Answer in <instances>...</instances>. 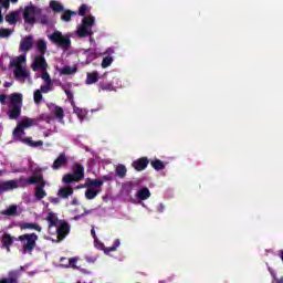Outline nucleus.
Listing matches in <instances>:
<instances>
[{
    "mask_svg": "<svg viewBox=\"0 0 283 283\" xmlns=\"http://www.w3.org/2000/svg\"><path fill=\"white\" fill-rule=\"evenodd\" d=\"M0 23H3V13H1V7H0Z\"/></svg>",
    "mask_w": 283,
    "mask_h": 283,
    "instance_id": "052dcab7",
    "label": "nucleus"
},
{
    "mask_svg": "<svg viewBox=\"0 0 283 283\" xmlns=\"http://www.w3.org/2000/svg\"><path fill=\"white\" fill-rule=\"evenodd\" d=\"M22 17L24 22L29 23V25H34L36 23V7H25L24 11L22 12Z\"/></svg>",
    "mask_w": 283,
    "mask_h": 283,
    "instance_id": "0eeeda50",
    "label": "nucleus"
},
{
    "mask_svg": "<svg viewBox=\"0 0 283 283\" xmlns=\"http://www.w3.org/2000/svg\"><path fill=\"white\" fill-rule=\"evenodd\" d=\"M27 61V57H25V54L23 55H19L15 60L12 61L11 65L13 67H22V63H25Z\"/></svg>",
    "mask_w": 283,
    "mask_h": 283,
    "instance_id": "72a5a7b5",
    "label": "nucleus"
},
{
    "mask_svg": "<svg viewBox=\"0 0 283 283\" xmlns=\"http://www.w3.org/2000/svg\"><path fill=\"white\" fill-rule=\"evenodd\" d=\"M63 260H65V258H62V259H61V262H63Z\"/></svg>",
    "mask_w": 283,
    "mask_h": 283,
    "instance_id": "774afa93",
    "label": "nucleus"
},
{
    "mask_svg": "<svg viewBox=\"0 0 283 283\" xmlns=\"http://www.w3.org/2000/svg\"><path fill=\"white\" fill-rule=\"evenodd\" d=\"M140 187V181L135 180V181H128L124 185V190L127 193V196H132V191L134 189H138Z\"/></svg>",
    "mask_w": 283,
    "mask_h": 283,
    "instance_id": "f3484780",
    "label": "nucleus"
},
{
    "mask_svg": "<svg viewBox=\"0 0 283 283\" xmlns=\"http://www.w3.org/2000/svg\"><path fill=\"white\" fill-rule=\"evenodd\" d=\"M84 187H90V188L103 187V180L86 178Z\"/></svg>",
    "mask_w": 283,
    "mask_h": 283,
    "instance_id": "bb28decb",
    "label": "nucleus"
},
{
    "mask_svg": "<svg viewBox=\"0 0 283 283\" xmlns=\"http://www.w3.org/2000/svg\"><path fill=\"white\" fill-rule=\"evenodd\" d=\"M112 63H114V57L112 56H106L103 59L102 61V67H109V65H112Z\"/></svg>",
    "mask_w": 283,
    "mask_h": 283,
    "instance_id": "79ce46f5",
    "label": "nucleus"
},
{
    "mask_svg": "<svg viewBox=\"0 0 283 283\" xmlns=\"http://www.w3.org/2000/svg\"><path fill=\"white\" fill-rule=\"evenodd\" d=\"M10 189H19V184L15 180H8L0 184V191H10Z\"/></svg>",
    "mask_w": 283,
    "mask_h": 283,
    "instance_id": "dca6fc26",
    "label": "nucleus"
},
{
    "mask_svg": "<svg viewBox=\"0 0 283 283\" xmlns=\"http://www.w3.org/2000/svg\"><path fill=\"white\" fill-rule=\"evenodd\" d=\"M91 235L96 240V230H94V228L91 230Z\"/></svg>",
    "mask_w": 283,
    "mask_h": 283,
    "instance_id": "4d7b16f0",
    "label": "nucleus"
},
{
    "mask_svg": "<svg viewBox=\"0 0 283 283\" xmlns=\"http://www.w3.org/2000/svg\"><path fill=\"white\" fill-rule=\"evenodd\" d=\"M11 107L8 111L10 120H17L21 116V107H23V95L21 93H13L10 97Z\"/></svg>",
    "mask_w": 283,
    "mask_h": 283,
    "instance_id": "f03ea898",
    "label": "nucleus"
},
{
    "mask_svg": "<svg viewBox=\"0 0 283 283\" xmlns=\"http://www.w3.org/2000/svg\"><path fill=\"white\" fill-rule=\"evenodd\" d=\"M41 78L44 81V83H52V77H50V73L48 71H42Z\"/></svg>",
    "mask_w": 283,
    "mask_h": 283,
    "instance_id": "a18cd8bd",
    "label": "nucleus"
},
{
    "mask_svg": "<svg viewBox=\"0 0 283 283\" xmlns=\"http://www.w3.org/2000/svg\"><path fill=\"white\" fill-rule=\"evenodd\" d=\"M76 262H77V260L74 259V258L69 259V265L70 266H74V264H76Z\"/></svg>",
    "mask_w": 283,
    "mask_h": 283,
    "instance_id": "6e6d98bb",
    "label": "nucleus"
},
{
    "mask_svg": "<svg viewBox=\"0 0 283 283\" xmlns=\"http://www.w3.org/2000/svg\"><path fill=\"white\" fill-rule=\"evenodd\" d=\"M32 70L33 72H45L48 70V61H45V56L43 55H38L35 56L33 64H32Z\"/></svg>",
    "mask_w": 283,
    "mask_h": 283,
    "instance_id": "1a4fd4ad",
    "label": "nucleus"
},
{
    "mask_svg": "<svg viewBox=\"0 0 283 283\" xmlns=\"http://www.w3.org/2000/svg\"><path fill=\"white\" fill-rule=\"evenodd\" d=\"M44 136H45V138H48V136H50V134H48V133H44Z\"/></svg>",
    "mask_w": 283,
    "mask_h": 283,
    "instance_id": "338daca9",
    "label": "nucleus"
},
{
    "mask_svg": "<svg viewBox=\"0 0 283 283\" xmlns=\"http://www.w3.org/2000/svg\"><path fill=\"white\" fill-rule=\"evenodd\" d=\"M18 125H20V127H23L24 129H28V127L36 126L38 125V120H36V118L25 117L22 120H20L18 123Z\"/></svg>",
    "mask_w": 283,
    "mask_h": 283,
    "instance_id": "6ab92c4d",
    "label": "nucleus"
},
{
    "mask_svg": "<svg viewBox=\"0 0 283 283\" xmlns=\"http://www.w3.org/2000/svg\"><path fill=\"white\" fill-rule=\"evenodd\" d=\"M115 174L118 178H125V176H127V167L123 164L117 165Z\"/></svg>",
    "mask_w": 283,
    "mask_h": 283,
    "instance_id": "2f4dec72",
    "label": "nucleus"
},
{
    "mask_svg": "<svg viewBox=\"0 0 283 283\" xmlns=\"http://www.w3.org/2000/svg\"><path fill=\"white\" fill-rule=\"evenodd\" d=\"M33 101L35 105H41V102L43 101V93L40 90H36L33 94Z\"/></svg>",
    "mask_w": 283,
    "mask_h": 283,
    "instance_id": "e433bc0d",
    "label": "nucleus"
},
{
    "mask_svg": "<svg viewBox=\"0 0 283 283\" xmlns=\"http://www.w3.org/2000/svg\"><path fill=\"white\" fill-rule=\"evenodd\" d=\"M91 43H94V38H90Z\"/></svg>",
    "mask_w": 283,
    "mask_h": 283,
    "instance_id": "69168bd1",
    "label": "nucleus"
},
{
    "mask_svg": "<svg viewBox=\"0 0 283 283\" xmlns=\"http://www.w3.org/2000/svg\"><path fill=\"white\" fill-rule=\"evenodd\" d=\"M86 85H94V83H98V72H92L86 74Z\"/></svg>",
    "mask_w": 283,
    "mask_h": 283,
    "instance_id": "b1692460",
    "label": "nucleus"
},
{
    "mask_svg": "<svg viewBox=\"0 0 283 283\" xmlns=\"http://www.w3.org/2000/svg\"><path fill=\"white\" fill-rule=\"evenodd\" d=\"M150 165H151L153 169H155V171H163V169H165V163H163V160H160V159L151 160Z\"/></svg>",
    "mask_w": 283,
    "mask_h": 283,
    "instance_id": "7c9ffc66",
    "label": "nucleus"
},
{
    "mask_svg": "<svg viewBox=\"0 0 283 283\" xmlns=\"http://www.w3.org/2000/svg\"><path fill=\"white\" fill-rule=\"evenodd\" d=\"M23 266L20 270H12L8 273V277L0 279V283H19V277H21V272Z\"/></svg>",
    "mask_w": 283,
    "mask_h": 283,
    "instance_id": "9d476101",
    "label": "nucleus"
},
{
    "mask_svg": "<svg viewBox=\"0 0 283 283\" xmlns=\"http://www.w3.org/2000/svg\"><path fill=\"white\" fill-rule=\"evenodd\" d=\"M13 75L17 81H21V78H28L30 72L23 69V66H14Z\"/></svg>",
    "mask_w": 283,
    "mask_h": 283,
    "instance_id": "2eb2a0df",
    "label": "nucleus"
},
{
    "mask_svg": "<svg viewBox=\"0 0 283 283\" xmlns=\"http://www.w3.org/2000/svg\"><path fill=\"white\" fill-rule=\"evenodd\" d=\"M60 74L69 76L70 74H76V69L72 66H64L60 70Z\"/></svg>",
    "mask_w": 283,
    "mask_h": 283,
    "instance_id": "f704fd0d",
    "label": "nucleus"
},
{
    "mask_svg": "<svg viewBox=\"0 0 283 283\" xmlns=\"http://www.w3.org/2000/svg\"><path fill=\"white\" fill-rule=\"evenodd\" d=\"M99 180H103V185H104L105 182H112L114 178L112 176H103L102 179Z\"/></svg>",
    "mask_w": 283,
    "mask_h": 283,
    "instance_id": "8fccbe9b",
    "label": "nucleus"
},
{
    "mask_svg": "<svg viewBox=\"0 0 283 283\" xmlns=\"http://www.w3.org/2000/svg\"><path fill=\"white\" fill-rule=\"evenodd\" d=\"M17 12H11L9 14L6 15V21L7 23H9L10 25H14L17 23Z\"/></svg>",
    "mask_w": 283,
    "mask_h": 283,
    "instance_id": "c9c22d12",
    "label": "nucleus"
},
{
    "mask_svg": "<svg viewBox=\"0 0 283 283\" xmlns=\"http://www.w3.org/2000/svg\"><path fill=\"white\" fill-rule=\"evenodd\" d=\"M48 39L53 43V45L63 50V52H67V50L72 48V40L69 35H63L61 31H54L48 35Z\"/></svg>",
    "mask_w": 283,
    "mask_h": 283,
    "instance_id": "7ed1b4c3",
    "label": "nucleus"
},
{
    "mask_svg": "<svg viewBox=\"0 0 283 283\" xmlns=\"http://www.w3.org/2000/svg\"><path fill=\"white\" fill-rule=\"evenodd\" d=\"M17 242L22 244V253L32 255V251L36 249V242L39 241V235L36 233H25L15 238Z\"/></svg>",
    "mask_w": 283,
    "mask_h": 283,
    "instance_id": "f257e3e1",
    "label": "nucleus"
},
{
    "mask_svg": "<svg viewBox=\"0 0 283 283\" xmlns=\"http://www.w3.org/2000/svg\"><path fill=\"white\" fill-rule=\"evenodd\" d=\"M85 178V167L82 164L75 163L72 166V174L63 176L62 180L64 185H72V182H81Z\"/></svg>",
    "mask_w": 283,
    "mask_h": 283,
    "instance_id": "20e7f679",
    "label": "nucleus"
},
{
    "mask_svg": "<svg viewBox=\"0 0 283 283\" xmlns=\"http://www.w3.org/2000/svg\"><path fill=\"white\" fill-rule=\"evenodd\" d=\"M71 207H78V199L73 198L72 201L70 202Z\"/></svg>",
    "mask_w": 283,
    "mask_h": 283,
    "instance_id": "864d4df0",
    "label": "nucleus"
},
{
    "mask_svg": "<svg viewBox=\"0 0 283 283\" xmlns=\"http://www.w3.org/2000/svg\"><path fill=\"white\" fill-rule=\"evenodd\" d=\"M34 48V39L32 35H25L20 41L19 52H24V54H28Z\"/></svg>",
    "mask_w": 283,
    "mask_h": 283,
    "instance_id": "6e6552de",
    "label": "nucleus"
},
{
    "mask_svg": "<svg viewBox=\"0 0 283 283\" xmlns=\"http://www.w3.org/2000/svg\"><path fill=\"white\" fill-rule=\"evenodd\" d=\"M61 200H63V199L57 196L55 198H52L51 202H52V205H59V202H61Z\"/></svg>",
    "mask_w": 283,
    "mask_h": 283,
    "instance_id": "603ef678",
    "label": "nucleus"
},
{
    "mask_svg": "<svg viewBox=\"0 0 283 283\" xmlns=\"http://www.w3.org/2000/svg\"><path fill=\"white\" fill-rule=\"evenodd\" d=\"M120 247V240L116 239L111 248H107L105 250V253H112L113 251H116L117 248Z\"/></svg>",
    "mask_w": 283,
    "mask_h": 283,
    "instance_id": "a19ab883",
    "label": "nucleus"
},
{
    "mask_svg": "<svg viewBox=\"0 0 283 283\" xmlns=\"http://www.w3.org/2000/svg\"><path fill=\"white\" fill-rule=\"evenodd\" d=\"M70 196H74V188L72 186L61 187L57 190V197L62 200H67Z\"/></svg>",
    "mask_w": 283,
    "mask_h": 283,
    "instance_id": "4468645a",
    "label": "nucleus"
},
{
    "mask_svg": "<svg viewBox=\"0 0 283 283\" xmlns=\"http://www.w3.org/2000/svg\"><path fill=\"white\" fill-rule=\"evenodd\" d=\"M46 220L49 222V231L52 227H59V217L53 212H49Z\"/></svg>",
    "mask_w": 283,
    "mask_h": 283,
    "instance_id": "5701e85b",
    "label": "nucleus"
},
{
    "mask_svg": "<svg viewBox=\"0 0 283 283\" xmlns=\"http://www.w3.org/2000/svg\"><path fill=\"white\" fill-rule=\"evenodd\" d=\"M52 87H53L52 83H44L43 85H41L40 91L42 94H48L52 92Z\"/></svg>",
    "mask_w": 283,
    "mask_h": 283,
    "instance_id": "58836bf2",
    "label": "nucleus"
},
{
    "mask_svg": "<svg viewBox=\"0 0 283 283\" xmlns=\"http://www.w3.org/2000/svg\"><path fill=\"white\" fill-rule=\"evenodd\" d=\"M56 233H57V240H65V238H67V235L70 234V223L62 222L57 227Z\"/></svg>",
    "mask_w": 283,
    "mask_h": 283,
    "instance_id": "f8f14e48",
    "label": "nucleus"
},
{
    "mask_svg": "<svg viewBox=\"0 0 283 283\" xmlns=\"http://www.w3.org/2000/svg\"><path fill=\"white\" fill-rule=\"evenodd\" d=\"M18 208L15 205L9 206L4 211H2V216L15 217L19 216Z\"/></svg>",
    "mask_w": 283,
    "mask_h": 283,
    "instance_id": "c85d7f7f",
    "label": "nucleus"
},
{
    "mask_svg": "<svg viewBox=\"0 0 283 283\" xmlns=\"http://www.w3.org/2000/svg\"><path fill=\"white\" fill-rule=\"evenodd\" d=\"M272 282H275V283H283V277H280V279H275V280H273Z\"/></svg>",
    "mask_w": 283,
    "mask_h": 283,
    "instance_id": "13d9d810",
    "label": "nucleus"
},
{
    "mask_svg": "<svg viewBox=\"0 0 283 283\" xmlns=\"http://www.w3.org/2000/svg\"><path fill=\"white\" fill-rule=\"evenodd\" d=\"M35 120H38V123L39 122H44V123L50 124V123H52L53 118L48 114H42L38 118H35Z\"/></svg>",
    "mask_w": 283,
    "mask_h": 283,
    "instance_id": "ea45409f",
    "label": "nucleus"
},
{
    "mask_svg": "<svg viewBox=\"0 0 283 283\" xmlns=\"http://www.w3.org/2000/svg\"><path fill=\"white\" fill-rule=\"evenodd\" d=\"M65 165H67V157L65 154H60L51 167L54 171H59V169L65 167Z\"/></svg>",
    "mask_w": 283,
    "mask_h": 283,
    "instance_id": "ddd939ff",
    "label": "nucleus"
},
{
    "mask_svg": "<svg viewBox=\"0 0 283 283\" xmlns=\"http://www.w3.org/2000/svg\"><path fill=\"white\" fill-rule=\"evenodd\" d=\"M69 101H74V93H72V91H70V88H65L64 90Z\"/></svg>",
    "mask_w": 283,
    "mask_h": 283,
    "instance_id": "09e8293b",
    "label": "nucleus"
},
{
    "mask_svg": "<svg viewBox=\"0 0 283 283\" xmlns=\"http://www.w3.org/2000/svg\"><path fill=\"white\" fill-rule=\"evenodd\" d=\"M7 101H8V95L0 94V103H1V105H6Z\"/></svg>",
    "mask_w": 283,
    "mask_h": 283,
    "instance_id": "3c124183",
    "label": "nucleus"
},
{
    "mask_svg": "<svg viewBox=\"0 0 283 283\" xmlns=\"http://www.w3.org/2000/svg\"><path fill=\"white\" fill-rule=\"evenodd\" d=\"M148 198H151V192L149 191V188L144 187L137 191L138 200H148Z\"/></svg>",
    "mask_w": 283,
    "mask_h": 283,
    "instance_id": "412c9836",
    "label": "nucleus"
},
{
    "mask_svg": "<svg viewBox=\"0 0 283 283\" xmlns=\"http://www.w3.org/2000/svg\"><path fill=\"white\" fill-rule=\"evenodd\" d=\"M13 136L15 138H20V140L25 136V128L21 126L20 124L17 125V127L13 129Z\"/></svg>",
    "mask_w": 283,
    "mask_h": 283,
    "instance_id": "c756f323",
    "label": "nucleus"
},
{
    "mask_svg": "<svg viewBox=\"0 0 283 283\" xmlns=\"http://www.w3.org/2000/svg\"><path fill=\"white\" fill-rule=\"evenodd\" d=\"M12 244H14V238L9 233H4L2 235V247L7 249L9 253H10V247H12Z\"/></svg>",
    "mask_w": 283,
    "mask_h": 283,
    "instance_id": "a211bd4d",
    "label": "nucleus"
},
{
    "mask_svg": "<svg viewBox=\"0 0 283 283\" xmlns=\"http://www.w3.org/2000/svg\"><path fill=\"white\" fill-rule=\"evenodd\" d=\"M163 209H164V207H163V205H160V208L158 209V211H159L160 213H163Z\"/></svg>",
    "mask_w": 283,
    "mask_h": 283,
    "instance_id": "e2e57ef3",
    "label": "nucleus"
},
{
    "mask_svg": "<svg viewBox=\"0 0 283 283\" xmlns=\"http://www.w3.org/2000/svg\"><path fill=\"white\" fill-rule=\"evenodd\" d=\"M36 50L40 52L41 56H44L45 52H48V42L43 39L38 40Z\"/></svg>",
    "mask_w": 283,
    "mask_h": 283,
    "instance_id": "4be33fe9",
    "label": "nucleus"
},
{
    "mask_svg": "<svg viewBox=\"0 0 283 283\" xmlns=\"http://www.w3.org/2000/svg\"><path fill=\"white\" fill-rule=\"evenodd\" d=\"M23 185H38L35 187V198L36 200H43L48 196V192H45V181H43V175H38V176H31L29 179H21Z\"/></svg>",
    "mask_w": 283,
    "mask_h": 283,
    "instance_id": "39448f33",
    "label": "nucleus"
},
{
    "mask_svg": "<svg viewBox=\"0 0 283 283\" xmlns=\"http://www.w3.org/2000/svg\"><path fill=\"white\" fill-rule=\"evenodd\" d=\"M0 6L8 10V8H10V0H0Z\"/></svg>",
    "mask_w": 283,
    "mask_h": 283,
    "instance_id": "de8ad7c7",
    "label": "nucleus"
},
{
    "mask_svg": "<svg viewBox=\"0 0 283 283\" xmlns=\"http://www.w3.org/2000/svg\"><path fill=\"white\" fill-rule=\"evenodd\" d=\"M21 143H23L24 145H28L29 147H43V140H38L34 142L32 140V138H22Z\"/></svg>",
    "mask_w": 283,
    "mask_h": 283,
    "instance_id": "393cba45",
    "label": "nucleus"
},
{
    "mask_svg": "<svg viewBox=\"0 0 283 283\" xmlns=\"http://www.w3.org/2000/svg\"><path fill=\"white\" fill-rule=\"evenodd\" d=\"M98 90L99 92H114V84L109 82H99Z\"/></svg>",
    "mask_w": 283,
    "mask_h": 283,
    "instance_id": "cd10ccee",
    "label": "nucleus"
},
{
    "mask_svg": "<svg viewBox=\"0 0 283 283\" xmlns=\"http://www.w3.org/2000/svg\"><path fill=\"white\" fill-rule=\"evenodd\" d=\"M12 34V30L10 29H0V39H8Z\"/></svg>",
    "mask_w": 283,
    "mask_h": 283,
    "instance_id": "37998d69",
    "label": "nucleus"
},
{
    "mask_svg": "<svg viewBox=\"0 0 283 283\" xmlns=\"http://www.w3.org/2000/svg\"><path fill=\"white\" fill-rule=\"evenodd\" d=\"M50 7L53 10V12H63V4L56 1H51Z\"/></svg>",
    "mask_w": 283,
    "mask_h": 283,
    "instance_id": "4c0bfd02",
    "label": "nucleus"
},
{
    "mask_svg": "<svg viewBox=\"0 0 283 283\" xmlns=\"http://www.w3.org/2000/svg\"><path fill=\"white\" fill-rule=\"evenodd\" d=\"M149 166V158L140 157L132 163V167L135 171H145V168Z\"/></svg>",
    "mask_w": 283,
    "mask_h": 283,
    "instance_id": "9b49d317",
    "label": "nucleus"
},
{
    "mask_svg": "<svg viewBox=\"0 0 283 283\" xmlns=\"http://www.w3.org/2000/svg\"><path fill=\"white\" fill-rule=\"evenodd\" d=\"M11 3H18L19 0H10Z\"/></svg>",
    "mask_w": 283,
    "mask_h": 283,
    "instance_id": "0e129e2a",
    "label": "nucleus"
},
{
    "mask_svg": "<svg viewBox=\"0 0 283 283\" xmlns=\"http://www.w3.org/2000/svg\"><path fill=\"white\" fill-rule=\"evenodd\" d=\"M271 276L273 277V281L277 277V276L275 275V272H271Z\"/></svg>",
    "mask_w": 283,
    "mask_h": 283,
    "instance_id": "680f3d73",
    "label": "nucleus"
},
{
    "mask_svg": "<svg viewBox=\"0 0 283 283\" xmlns=\"http://www.w3.org/2000/svg\"><path fill=\"white\" fill-rule=\"evenodd\" d=\"M96 24V19L94 15H88L83 18L82 25L77 29V36L80 39H85V36H92L94 31H92V27Z\"/></svg>",
    "mask_w": 283,
    "mask_h": 283,
    "instance_id": "423d86ee",
    "label": "nucleus"
},
{
    "mask_svg": "<svg viewBox=\"0 0 283 283\" xmlns=\"http://www.w3.org/2000/svg\"><path fill=\"white\" fill-rule=\"evenodd\" d=\"M77 14H78L80 17H85V14H87V4H82V6L78 8Z\"/></svg>",
    "mask_w": 283,
    "mask_h": 283,
    "instance_id": "49530a36",
    "label": "nucleus"
},
{
    "mask_svg": "<svg viewBox=\"0 0 283 283\" xmlns=\"http://www.w3.org/2000/svg\"><path fill=\"white\" fill-rule=\"evenodd\" d=\"M76 14L74 11H66V13H64L61 19L62 21H72V15Z\"/></svg>",
    "mask_w": 283,
    "mask_h": 283,
    "instance_id": "c03bdc74",
    "label": "nucleus"
},
{
    "mask_svg": "<svg viewBox=\"0 0 283 283\" xmlns=\"http://www.w3.org/2000/svg\"><path fill=\"white\" fill-rule=\"evenodd\" d=\"M21 231H24L25 229H32L33 231H38V233H41V231H43V228H41V226H39V223H20L19 224Z\"/></svg>",
    "mask_w": 283,
    "mask_h": 283,
    "instance_id": "aec40b11",
    "label": "nucleus"
},
{
    "mask_svg": "<svg viewBox=\"0 0 283 283\" xmlns=\"http://www.w3.org/2000/svg\"><path fill=\"white\" fill-rule=\"evenodd\" d=\"M73 109H74V113L77 114V116H81V114H83L82 108H78V107L74 106Z\"/></svg>",
    "mask_w": 283,
    "mask_h": 283,
    "instance_id": "5fc2aeb1",
    "label": "nucleus"
},
{
    "mask_svg": "<svg viewBox=\"0 0 283 283\" xmlns=\"http://www.w3.org/2000/svg\"><path fill=\"white\" fill-rule=\"evenodd\" d=\"M3 87H12V83L6 82V83L3 84Z\"/></svg>",
    "mask_w": 283,
    "mask_h": 283,
    "instance_id": "bf43d9fd",
    "label": "nucleus"
},
{
    "mask_svg": "<svg viewBox=\"0 0 283 283\" xmlns=\"http://www.w3.org/2000/svg\"><path fill=\"white\" fill-rule=\"evenodd\" d=\"M53 114L59 120H63V118H65V111H63V107L61 106H55L53 109Z\"/></svg>",
    "mask_w": 283,
    "mask_h": 283,
    "instance_id": "473e14b6",
    "label": "nucleus"
},
{
    "mask_svg": "<svg viewBox=\"0 0 283 283\" xmlns=\"http://www.w3.org/2000/svg\"><path fill=\"white\" fill-rule=\"evenodd\" d=\"M99 193H101V190L86 187L85 198L86 200H94V198H96Z\"/></svg>",
    "mask_w": 283,
    "mask_h": 283,
    "instance_id": "a878e982",
    "label": "nucleus"
}]
</instances>
